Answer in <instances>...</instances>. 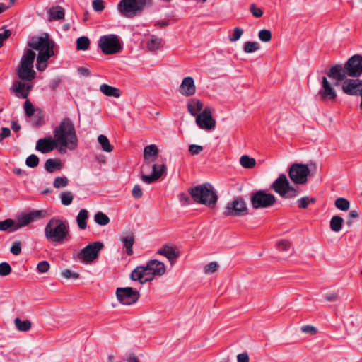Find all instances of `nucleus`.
I'll use <instances>...</instances> for the list:
<instances>
[{
    "label": "nucleus",
    "instance_id": "obj_1",
    "mask_svg": "<svg viewBox=\"0 0 362 362\" xmlns=\"http://www.w3.org/2000/svg\"><path fill=\"white\" fill-rule=\"evenodd\" d=\"M54 42L47 35L33 38L28 46L35 50L38 51L37 57L36 68L39 71H44L47 68L46 62L54 55Z\"/></svg>",
    "mask_w": 362,
    "mask_h": 362
},
{
    "label": "nucleus",
    "instance_id": "obj_2",
    "mask_svg": "<svg viewBox=\"0 0 362 362\" xmlns=\"http://www.w3.org/2000/svg\"><path fill=\"white\" fill-rule=\"evenodd\" d=\"M69 233V226L66 221L51 218L45 228V238L53 243H62Z\"/></svg>",
    "mask_w": 362,
    "mask_h": 362
},
{
    "label": "nucleus",
    "instance_id": "obj_3",
    "mask_svg": "<svg viewBox=\"0 0 362 362\" xmlns=\"http://www.w3.org/2000/svg\"><path fill=\"white\" fill-rule=\"evenodd\" d=\"M54 139L57 143L77 147L78 139L74 126L69 118H64L54 130Z\"/></svg>",
    "mask_w": 362,
    "mask_h": 362
},
{
    "label": "nucleus",
    "instance_id": "obj_4",
    "mask_svg": "<svg viewBox=\"0 0 362 362\" xmlns=\"http://www.w3.org/2000/svg\"><path fill=\"white\" fill-rule=\"evenodd\" d=\"M189 193L194 202L209 207H214L218 199L213 187L209 183L191 188L189 189Z\"/></svg>",
    "mask_w": 362,
    "mask_h": 362
},
{
    "label": "nucleus",
    "instance_id": "obj_5",
    "mask_svg": "<svg viewBox=\"0 0 362 362\" xmlns=\"http://www.w3.org/2000/svg\"><path fill=\"white\" fill-rule=\"evenodd\" d=\"M35 56L32 49H27L25 52L16 69V74L21 80L32 81L35 79L36 73L33 70V62Z\"/></svg>",
    "mask_w": 362,
    "mask_h": 362
},
{
    "label": "nucleus",
    "instance_id": "obj_6",
    "mask_svg": "<svg viewBox=\"0 0 362 362\" xmlns=\"http://www.w3.org/2000/svg\"><path fill=\"white\" fill-rule=\"evenodd\" d=\"M98 47L105 54H114L122 49V44L119 37L114 34L103 35L98 40Z\"/></svg>",
    "mask_w": 362,
    "mask_h": 362
},
{
    "label": "nucleus",
    "instance_id": "obj_7",
    "mask_svg": "<svg viewBox=\"0 0 362 362\" xmlns=\"http://www.w3.org/2000/svg\"><path fill=\"white\" fill-rule=\"evenodd\" d=\"M147 0H121L117 9L123 16L132 18L144 9Z\"/></svg>",
    "mask_w": 362,
    "mask_h": 362
},
{
    "label": "nucleus",
    "instance_id": "obj_8",
    "mask_svg": "<svg viewBox=\"0 0 362 362\" xmlns=\"http://www.w3.org/2000/svg\"><path fill=\"white\" fill-rule=\"evenodd\" d=\"M248 213L245 201L240 197L228 202L224 209L223 215L226 216H243Z\"/></svg>",
    "mask_w": 362,
    "mask_h": 362
},
{
    "label": "nucleus",
    "instance_id": "obj_9",
    "mask_svg": "<svg viewBox=\"0 0 362 362\" xmlns=\"http://www.w3.org/2000/svg\"><path fill=\"white\" fill-rule=\"evenodd\" d=\"M104 245L100 242H93L88 244L78 254V259L84 263H89L98 257L99 252Z\"/></svg>",
    "mask_w": 362,
    "mask_h": 362
},
{
    "label": "nucleus",
    "instance_id": "obj_10",
    "mask_svg": "<svg viewBox=\"0 0 362 362\" xmlns=\"http://www.w3.org/2000/svg\"><path fill=\"white\" fill-rule=\"evenodd\" d=\"M276 202L275 197L263 190H259L251 195V204L254 209L267 208L272 206Z\"/></svg>",
    "mask_w": 362,
    "mask_h": 362
},
{
    "label": "nucleus",
    "instance_id": "obj_11",
    "mask_svg": "<svg viewBox=\"0 0 362 362\" xmlns=\"http://www.w3.org/2000/svg\"><path fill=\"white\" fill-rule=\"evenodd\" d=\"M116 296L119 302L125 305H131L137 302L140 293L132 287L117 288Z\"/></svg>",
    "mask_w": 362,
    "mask_h": 362
},
{
    "label": "nucleus",
    "instance_id": "obj_12",
    "mask_svg": "<svg viewBox=\"0 0 362 362\" xmlns=\"http://www.w3.org/2000/svg\"><path fill=\"white\" fill-rule=\"evenodd\" d=\"M310 170L306 165L293 163L289 168L288 175L291 181L296 184H304L307 182Z\"/></svg>",
    "mask_w": 362,
    "mask_h": 362
},
{
    "label": "nucleus",
    "instance_id": "obj_13",
    "mask_svg": "<svg viewBox=\"0 0 362 362\" xmlns=\"http://www.w3.org/2000/svg\"><path fill=\"white\" fill-rule=\"evenodd\" d=\"M46 211L42 210H33L28 214H21L17 218L14 230H18L29 225L33 221L44 217Z\"/></svg>",
    "mask_w": 362,
    "mask_h": 362
},
{
    "label": "nucleus",
    "instance_id": "obj_14",
    "mask_svg": "<svg viewBox=\"0 0 362 362\" xmlns=\"http://www.w3.org/2000/svg\"><path fill=\"white\" fill-rule=\"evenodd\" d=\"M345 71L350 77H358L362 74V56L356 54L352 56L345 63Z\"/></svg>",
    "mask_w": 362,
    "mask_h": 362
},
{
    "label": "nucleus",
    "instance_id": "obj_15",
    "mask_svg": "<svg viewBox=\"0 0 362 362\" xmlns=\"http://www.w3.org/2000/svg\"><path fill=\"white\" fill-rule=\"evenodd\" d=\"M154 276L149 270L147 264L145 266L136 267L131 273L130 278L132 281H139L141 284H144L147 281L153 279Z\"/></svg>",
    "mask_w": 362,
    "mask_h": 362
},
{
    "label": "nucleus",
    "instance_id": "obj_16",
    "mask_svg": "<svg viewBox=\"0 0 362 362\" xmlns=\"http://www.w3.org/2000/svg\"><path fill=\"white\" fill-rule=\"evenodd\" d=\"M320 100L325 103H334L337 98V92L325 76L322 78V88L318 92Z\"/></svg>",
    "mask_w": 362,
    "mask_h": 362
},
{
    "label": "nucleus",
    "instance_id": "obj_17",
    "mask_svg": "<svg viewBox=\"0 0 362 362\" xmlns=\"http://www.w3.org/2000/svg\"><path fill=\"white\" fill-rule=\"evenodd\" d=\"M196 123L201 129H211L215 127V120L212 118L211 110L205 108L196 117Z\"/></svg>",
    "mask_w": 362,
    "mask_h": 362
},
{
    "label": "nucleus",
    "instance_id": "obj_18",
    "mask_svg": "<svg viewBox=\"0 0 362 362\" xmlns=\"http://www.w3.org/2000/svg\"><path fill=\"white\" fill-rule=\"evenodd\" d=\"M29 82L22 80L16 81L13 83L11 90L15 93L17 98L25 99L28 97L29 93L33 88V85Z\"/></svg>",
    "mask_w": 362,
    "mask_h": 362
},
{
    "label": "nucleus",
    "instance_id": "obj_19",
    "mask_svg": "<svg viewBox=\"0 0 362 362\" xmlns=\"http://www.w3.org/2000/svg\"><path fill=\"white\" fill-rule=\"evenodd\" d=\"M166 170V166L164 164L162 165H153L152 166V173L151 175H144L142 174L141 180L143 182L147 184H151L156 180H158Z\"/></svg>",
    "mask_w": 362,
    "mask_h": 362
},
{
    "label": "nucleus",
    "instance_id": "obj_20",
    "mask_svg": "<svg viewBox=\"0 0 362 362\" xmlns=\"http://www.w3.org/2000/svg\"><path fill=\"white\" fill-rule=\"evenodd\" d=\"M57 147V142L54 139L48 136L40 139L36 143L35 149L42 153H47L52 151Z\"/></svg>",
    "mask_w": 362,
    "mask_h": 362
},
{
    "label": "nucleus",
    "instance_id": "obj_21",
    "mask_svg": "<svg viewBox=\"0 0 362 362\" xmlns=\"http://www.w3.org/2000/svg\"><path fill=\"white\" fill-rule=\"evenodd\" d=\"M180 93L185 96L193 95L196 92V87L192 77H185L179 88Z\"/></svg>",
    "mask_w": 362,
    "mask_h": 362
},
{
    "label": "nucleus",
    "instance_id": "obj_22",
    "mask_svg": "<svg viewBox=\"0 0 362 362\" xmlns=\"http://www.w3.org/2000/svg\"><path fill=\"white\" fill-rule=\"evenodd\" d=\"M328 77L330 78L334 79L337 81H341L345 79L347 76L346 72L345 71V66H342L340 64H336L332 66L329 70L327 72ZM339 84L338 82L335 83V85L337 86Z\"/></svg>",
    "mask_w": 362,
    "mask_h": 362
},
{
    "label": "nucleus",
    "instance_id": "obj_23",
    "mask_svg": "<svg viewBox=\"0 0 362 362\" xmlns=\"http://www.w3.org/2000/svg\"><path fill=\"white\" fill-rule=\"evenodd\" d=\"M290 186V183L286 175L281 174L272 185V189H274L280 196L284 194V191Z\"/></svg>",
    "mask_w": 362,
    "mask_h": 362
},
{
    "label": "nucleus",
    "instance_id": "obj_24",
    "mask_svg": "<svg viewBox=\"0 0 362 362\" xmlns=\"http://www.w3.org/2000/svg\"><path fill=\"white\" fill-rule=\"evenodd\" d=\"M119 240L122 243L123 247L126 249L128 255L133 254L132 247L135 241V237L132 231H127L120 236Z\"/></svg>",
    "mask_w": 362,
    "mask_h": 362
},
{
    "label": "nucleus",
    "instance_id": "obj_25",
    "mask_svg": "<svg viewBox=\"0 0 362 362\" xmlns=\"http://www.w3.org/2000/svg\"><path fill=\"white\" fill-rule=\"evenodd\" d=\"M359 82L354 79H346L341 85L342 90L344 93L349 95H356L358 94Z\"/></svg>",
    "mask_w": 362,
    "mask_h": 362
},
{
    "label": "nucleus",
    "instance_id": "obj_26",
    "mask_svg": "<svg viewBox=\"0 0 362 362\" xmlns=\"http://www.w3.org/2000/svg\"><path fill=\"white\" fill-rule=\"evenodd\" d=\"M146 264L153 276H162L165 273V267L162 262L151 259Z\"/></svg>",
    "mask_w": 362,
    "mask_h": 362
},
{
    "label": "nucleus",
    "instance_id": "obj_27",
    "mask_svg": "<svg viewBox=\"0 0 362 362\" xmlns=\"http://www.w3.org/2000/svg\"><path fill=\"white\" fill-rule=\"evenodd\" d=\"M158 148L156 145H148L144 148V157L146 160L145 164L142 167V172L147 171L150 169V163L147 161L151 156H156L158 155Z\"/></svg>",
    "mask_w": 362,
    "mask_h": 362
},
{
    "label": "nucleus",
    "instance_id": "obj_28",
    "mask_svg": "<svg viewBox=\"0 0 362 362\" xmlns=\"http://www.w3.org/2000/svg\"><path fill=\"white\" fill-rule=\"evenodd\" d=\"M158 253L165 256L170 262L179 257V252L170 245H163L158 250Z\"/></svg>",
    "mask_w": 362,
    "mask_h": 362
},
{
    "label": "nucleus",
    "instance_id": "obj_29",
    "mask_svg": "<svg viewBox=\"0 0 362 362\" xmlns=\"http://www.w3.org/2000/svg\"><path fill=\"white\" fill-rule=\"evenodd\" d=\"M64 9L60 6L51 7L47 13V19L49 21L62 20L64 18Z\"/></svg>",
    "mask_w": 362,
    "mask_h": 362
},
{
    "label": "nucleus",
    "instance_id": "obj_30",
    "mask_svg": "<svg viewBox=\"0 0 362 362\" xmlns=\"http://www.w3.org/2000/svg\"><path fill=\"white\" fill-rule=\"evenodd\" d=\"M187 108L192 115L197 117L198 112L203 108V103L199 100L193 98L188 102Z\"/></svg>",
    "mask_w": 362,
    "mask_h": 362
},
{
    "label": "nucleus",
    "instance_id": "obj_31",
    "mask_svg": "<svg viewBox=\"0 0 362 362\" xmlns=\"http://www.w3.org/2000/svg\"><path fill=\"white\" fill-rule=\"evenodd\" d=\"M277 249L279 252H286L284 258L291 257L293 253V249L291 247V243L288 240H282L278 242Z\"/></svg>",
    "mask_w": 362,
    "mask_h": 362
},
{
    "label": "nucleus",
    "instance_id": "obj_32",
    "mask_svg": "<svg viewBox=\"0 0 362 362\" xmlns=\"http://www.w3.org/2000/svg\"><path fill=\"white\" fill-rule=\"evenodd\" d=\"M100 90L107 96H113L119 98L120 96V91L118 88L110 86L107 84H102L100 86Z\"/></svg>",
    "mask_w": 362,
    "mask_h": 362
},
{
    "label": "nucleus",
    "instance_id": "obj_33",
    "mask_svg": "<svg viewBox=\"0 0 362 362\" xmlns=\"http://www.w3.org/2000/svg\"><path fill=\"white\" fill-rule=\"evenodd\" d=\"M88 218V211L81 209L76 216V222L81 230H85L87 227L86 220Z\"/></svg>",
    "mask_w": 362,
    "mask_h": 362
},
{
    "label": "nucleus",
    "instance_id": "obj_34",
    "mask_svg": "<svg viewBox=\"0 0 362 362\" xmlns=\"http://www.w3.org/2000/svg\"><path fill=\"white\" fill-rule=\"evenodd\" d=\"M62 164L58 159H47L45 164V168L49 173H54L57 170L61 169Z\"/></svg>",
    "mask_w": 362,
    "mask_h": 362
},
{
    "label": "nucleus",
    "instance_id": "obj_35",
    "mask_svg": "<svg viewBox=\"0 0 362 362\" xmlns=\"http://www.w3.org/2000/svg\"><path fill=\"white\" fill-rule=\"evenodd\" d=\"M14 228H16V221L13 219L7 218L4 221H0L1 231L12 233L17 230H14Z\"/></svg>",
    "mask_w": 362,
    "mask_h": 362
},
{
    "label": "nucleus",
    "instance_id": "obj_36",
    "mask_svg": "<svg viewBox=\"0 0 362 362\" xmlns=\"http://www.w3.org/2000/svg\"><path fill=\"white\" fill-rule=\"evenodd\" d=\"M344 219L339 216H334L330 220V228L333 232L339 233L342 228Z\"/></svg>",
    "mask_w": 362,
    "mask_h": 362
},
{
    "label": "nucleus",
    "instance_id": "obj_37",
    "mask_svg": "<svg viewBox=\"0 0 362 362\" xmlns=\"http://www.w3.org/2000/svg\"><path fill=\"white\" fill-rule=\"evenodd\" d=\"M98 141L104 151L111 152L113 150V146L110 144L109 139L105 135H99L98 136Z\"/></svg>",
    "mask_w": 362,
    "mask_h": 362
},
{
    "label": "nucleus",
    "instance_id": "obj_38",
    "mask_svg": "<svg viewBox=\"0 0 362 362\" xmlns=\"http://www.w3.org/2000/svg\"><path fill=\"white\" fill-rule=\"evenodd\" d=\"M240 163L245 168H252L256 164V160L249 156L243 155L240 158Z\"/></svg>",
    "mask_w": 362,
    "mask_h": 362
},
{
    "label": "nucleus",
    "instance_id": "obj_39",
    "mask_svg": "<svg viewBox=\"0 0 362 362\" xmlns=\"http://www.w3.org/2000/svg\"><path fill=\"white\" fill-rule=\"evenodd\" d=\"M14 323L16 328L21 332L28 331L31 328V322L28 320L22 321L19 318H16Z\"/></svg>",
    "mask_w": 362,
    "mask_h": 362
},
{
    "label": "nucleus",
    "instance_id": "obj_40",
    "mask_svg": "<svg viewBox=\"0 0 362 362\" xmlns=\"http://www.w3.org/2000/svg\"><path fill=\"white\" fill-rule=\"evenodd\" d=\"M161 45V39L156 36H151L147 42V47L149 50L154 51L158 49Z\"/></svg>",
    "mask_w": 362,
    "mask_h": 362
},
{
    "label": "nucleus",
    "instance_id": "obj_41",
    "mask_svg": "<svg viewBox=\"0 0 362 362\" xmlns=\"http://www.w3.org/2000/svg\"><path fill=\"white\" fill-rule=\"evenodd\" d=\"M90 45V40L87 37L82 36L76 40V49L78 50H87Z\"/></svg>",
    "mask_w": 362,
    "mask_h": 362
},
{
    "label": "nucleus",
    "instance_id": "obj_42",
    "mask_svg": "<svg viewBox=\"0 0 362 362\" xmlns=\"http://www.w3.org/2000/svg\"><path fill=\"white\" fill-rule=\"evenodd\" d=\"M94 220L100 226H106L110 222L109 217L100 211L95 214Z\"/></svg>",
    "mask_w": 362,
    "mask_h": 362
},
{
    "label": "nucleus",
    "instance_id": "obj_43",
    "mask_svg": "<svg viewBox=\"0 0 362 362\" xmlns=\"http://www.w3.org/2000/svg\"><path fill=\"white\" fill-rule=\"evenodd\" d=\"M259 49V44L257 42L248 41L244 44L243 50L245 53H252Z\"/></svg>",
    "mask_w": 362,
    "mask_h": 362
},
{
    "label": "nucleus",
    "instance_id": "obj_44",
    "mask_svg": "<svg viewBox=\"0 0 362 362\" xmlns=\"http://www.w3.org/2000/svg\"><path fill=\"white\" fill-rule=\"evenodd\" d=\"M74 196L69 191L63 192L60 194L61 202L64 206H69L72 203Z\"/></svg>",
    "mask_w": 362,
    "mask_h": 362
},
{
    "label": "nucleus",
    "instance_id": "obj_45",
    "mask_svg": "<svg viewBox=\"0 0 362 362\" xmlns=\"http://www.w3.org/2000/svg\"><path fill=\"white\" fill-rule=\"evenodd\" d=\"M335 206L339 210L347 211L349 209L350 203L346 199L340 197L336 199Z\"/></svg>",
    "mask_w": 362,
    "mask_h": 362
},
{
    "label": "nucleus",
    "instance_id": "obj_46",
    "mask_svg": "<svg viewBox=\"0 0 362 362\" xmlns=\"http://www.w3.org/2000/svg\"><path fill=\"white\" fill-rule=\"evenodd\" d=\"M68 182L69 180L66 177H57L54 180L53 185L55 188L59 189L66 187Z\"/></svg>",
    "mask_w": 362,
    "mask_h": 362
},
{
    "label": "nucleus",
    "instance_id": "obj_47",
    "mask_svg": "<svg viewBox=\"0 0 362 362\" xmlns=\"http://www.w3.org/2000/svg\"><path fill=\"white\" fill-rule=\"evenodd\" d=\"M259 39L264 42H268L272 39V32L267 29L261 30L258 33Z\"/></svg>",
    "mask_w": 362,
    "mask_h": 362
},
{
    "label": "nucleus",
    "instance_id": "obj_48",
    "mask_svg": "<svg viewBox=\"0 0 362 362\" xmlns=\"http://www.w3.org/2000/svg\"><path fill=\"white\" fill-rule=\"evenodd\" d=\"M298 195L297 189L291 187V185L284 191V194L281 195L283 198H293Z\"/></svg>",
    "mask_w": 362,
    "mask_h": 362
},
{
    "label": "nucleus",
    "instance_id": "obj_49",
    "mask_svg": "<svg viewBox=\"0 0 362 362\" xmlns=\"http://www.w3.org/2000/svg\"><path fill=\"white\" fill-rule=\"evenodd\" d=\"M25 164L30 168H35L39 164V158L36 155L32 154L26 158Z\"/></svg>",
    "mask_w": 362,
    "mask_h": 362
},
{
    "label": "nucleus",
    "instance_id": "obj_50",
    "mask_svg": "<svg viewBox=\"0 0 362 362\" xmlns=\"http://www.w3.org/2000/svg\"><path fill=\"white\" fill-rule=\"evenodd\" d=\"M218 267L219 265L216 262H211L204 267V272L207 274H213L217 271Z\"/></svg>",
    "mask_w": 362,
    "mask_h": 362
},
{
    "label": "nucleus",
    "instance_id": "obj_51",
    "mask_svg": "<svg viewBox=\"0 0 362 362\" xmlns=\"http://www.w3.org/2000/svg\"><path fill=\"white\" fill-rule=\"evenodd\" d=\"M11 272V267L8 262H1L0 264V276H6Z\"/></svg>",
    "mask_w": 362,
    "mask_h": 362
},
{
    "label": "nucleus",
    "instance_id": "obj_52",
    "mask_svg": "<svg viewBox=\"0 0 362 362\" xmlns=\"http://www.w3.org/2000/svg\"><path fill=\"white\" fill-rule=\"evenodd\" d=\"M24 110L27 117H30L34 115L35 108L31 102L26 100L24 103Z\"/></svg>",
    "mask_w": 362,
    "mask_h": 362
},
{
    "label": "nucleus",
    "instance_id": "obj_53",
    "mask_svg": "<svg viewBox=\"0 0 362 362\" xmlns=\"http://www.w3.org/2000/svg\"><path fill=\"white\" fill-rule=\"evenodd\" d=\"M314 199H309L308 197H302L297 201L298 206L300 209H305L310 202H314Z\"/></svg>",
    "mask_w": 362,
    "mask_h": 362
},
{
    "label": "nucleus",
    "instance_id": "obj_54",
    "mask_svg": "<svg viewBox=\"0 0 362 362\" xmlns=\"http://www.w3.org/2000/svg\"><path fill=\"white\" fill-rule=\"evenodd\" d=\"M61 275L66 279H76L79 277V274L76 272H74L70 269H65L62 272Z\"/></svg>",
    "mask_w": 362,
    "mask_h": 362
},
{
    "label": "nucleus",
    "instance_id": "obj_55",
    "mask_svg": "<svg viewBox=\"0 0 362 362\" xmlns=\"http://www.w3.org/2000/svg\"><path fill=\"white\" fill-rule=\"evenodd\" d=\"M243 33V30L240 28H234L233 33L231 36L229 37V40L230 42H236L238 40Z\"/></svg>",
    "mask_w": 362,
    "mask_h": 362
},
{
    "label": "nucleus",
    "instance_id": "obj_56",
    "mask_svg": "<svg viewBox=\"0 0 362 362\" xmlns=\"http://www.w3.org/2000/svg\"><path fill=\"white\" fill-rule=\"evenodd\" d=\"M250 11L252 14V16L256 18H259L263 15L262 10L260 8L257 7L255 4H252L250 6Z\"/></svg>",
    "mask_w": 362,
    "mask_h": 362
},
{
    "label": "nucleus",
    "instance_id": "obj_57",
    "mask_svg": "<svg viewBox=\"0 0 362 362\" xmlns=\"http://www.w3.org/2000/svg\"><path fill=\"white\" fill-rule=\"evenodd\" d=\"M49 269V264L47 261H42L37 264V269L40 273L47 272Z\"/></svg>",
    "mask_w": 362,
    "mask_h": 362
},
{
    "label": "nucleus",
    "instance_id": "obj_58",
    "mask_svg": "<svg viewBox=\"0 0 362 362\" xmlns=\"http://www.w3.org/2000/svg\"><path fill=\"white\" fill-rule=\"evenodd\" d=\"M93 8L96 12L102 11L105 6L103 0H93L92 3Z\"/></svg>",
    "mask_w": 362,
    "mask_h": 362
},
{
    "label": "nucleus",
    "instance_id": "obj_59",
    "mask_svg": "<svg viewBox=\"0 0 362 362\" xmlns=\"http://www.w3.org/2000/svg\"><path fill=\"white\" fill-rule=\"evenodd\" d=\"M203 151V146L197 144H190L189 151L192 155H198Z\"/></svg>",
    "mask_w": 362,
    "mask_h": 362
},
{
    "label": "nucleus",
    "instance_id": "obj_60",
    "mask_svg": "<svg viewBox=\"0 0 362 362\" xmlns=\"http://www.w3.org/2000/svg\"><path fill=\"white\" fill-rule=\"evenodd\" d=\"M11 252L14 255H18L21 252V244L19 241H16L13 243L11 250Z\"/></svg>",
    "mask_w": 362,
    "mask_h": 362
},
{
    "label": "nucleus",
    "instance_id": "obj_61",
    "mask_svg": "<svg viewBox=\"0 0 362 362\" xmlns=\"http://www.w3.org/2000/svg\"><path fill=\"white\" fill-rule=\"evenodd\" d=\"M300 329L303 332L309 334L310 335H314L317 333L316 327L313 325L302 326Z\"/></svg>",
    "mask_w": 362,
    "mask_h": 362
},
{
    "label": "nucleus",
    "instance_id": "obj_62",
    "mask_svg": "<svg viewBox=\"0 0 362 362\" xmlns=\"http://www.w3.org/2000/svg\"><path fill=\"white\" fill-rule=\"evenodd\" d=\"M56 148H57V149L60 153H65L66 152V149L73 151L76 147H71V146H69V145H64L62 143H57Z\"/></svg>",
    "mask_w": 362,
    "mask_h": 362
},
{
    "label": "nucleus",
    "instance_id": "obj_63",
    "mask_svg": "<svg viewBox=\"0 0 362 362\" xmlns=\"http://www.w3.org/2000/svg\"><path fill=\"white\" fill-rule=\"evenodd\" d=\"M132 196L136 199H139L142 197L143 192L139 185H136L132 191Z\"/></svg>",
    "mask_w": 362,
    "mask_h": 362
},
{
    "label": "nucleus",
    "instance_id": "obj_64",
    "mask_svg": "<svg viewBox=\"0 0 362 362\" xmlns=\"http://www.w3.org/2000/svg\"><path fill=\"white\" fill-rule=\"evenodd\" d=\"M359 212L357 210H351L349 214V219L346 221L348 226L352 224V220L358 218Z\"/></svg>",
    "mask_w": 362,
    "mask_h": 362
}]
</instances>
